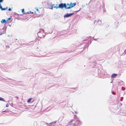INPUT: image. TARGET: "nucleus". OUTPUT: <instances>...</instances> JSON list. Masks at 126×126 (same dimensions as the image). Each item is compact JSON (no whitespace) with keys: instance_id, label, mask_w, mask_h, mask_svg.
<instances>
[{"instance_id":"4","label":"nucleus","mask_w":126,"mask_h":126,"mask_svg":"<svg viewBox=\"0 0 126 126\" xmlns=\"http://www.w3.org/2000/svg\"><path fill=\"white\" fill-rule=\"evenodd\" d=\"M74 14V13H67L66 14L64 15V18H67L71 16L72 15Z\"/></svg>"},{"instance_id":"23","label":"nucleus","mask_w":126,"mask_h":126,"mask_svg":"<svg viewBox=\"0 0 126 126\" xmlns=\"http://www.w3.org/2000/svg\"><path fill=\"white\" fill-rule=\"evenodd\" d=\"M80 9H81V8H80V9H79V10H78V11H76V12H79V11H80Z\"/></svg>"},{"instance_id":"3","label":"nucleus","mask_w":126,"mask_h":126,"mask_svg":"<svg viewBox=\"0 0 126 126\" xmlns=\"http://www.w3.org/2000/svg\"><path fill=\"white\" fill-rule=\"evenodd\" d=\"M67 5L68 6H69L67 7V9H69L75 6L76 5V4L75 2L72 3L71 2L70 3V4L67 3Z\"/></svg>"},{"instance_id":"17","label":"nucleus","mask_w":126,"mask_h":126,"mask_svg":"<svg viewBox=\"0 0 126 126\" xmlns=\"http://www.w3.org/2000/svg\"><path fill=\"white\" fill-rule=\"evenodd\" d=\"M4 0H0V3H2Z\"/></svg>"},{"instance_id":"8","label":"nucleus","mask_w":126,"mask_h":126,"mask_svg":"<svg viewBox=\"0 0 126 126\" xmlns=\"http://www.w3.org/2000/svg\"><path fill=\"white\" fill-rule=\"evenodd\" d=\"M42 32H44V30H43L42 29H41L39 31V32H38V33H37V35H38V34L40 33H42ZM38 36L39 37H40V36H39L38 35Z\"/></svg>"},{"instance_id":"29","label":"nucleus","mask_w":126,"mask_h":126,"mask_svg":"<svg viewBox=\"0 0 126 126\" xmlns=\"http://www.w3.org/2000/svg\"><path fill=\"white\" fill-rule=\"evenodd\" d=\"M5 111H2V112H4Z\"/></svg>"},{"instance_id":"22","label":"nucleus","mask_w":126,"mask_h":126,"mask_svg":"<svg viewBox=\"0 0 126 126\" xmlns=\"http://www.w3.org/2000/svg\"><path fill=\"white\" fill-rule=\"evenodd\" d=\"M57 122V121H54V122H52V123H54V124H55L56 123V122Z\"/></svg>"},{"instance_id":"25","label":"nucleus","mask_w":126,"mask_h":126,"mask_svg":"<svg viewBox=\"0 0 126 126\" xmlns=\"http://www.w3.org/2000/svg\"><path fill=\"white\" fill-rule=\"evenodd\" d=\"M124 52H125V53H126V49L125 50Z\"/></svg>"},{"instance_id":"11","label":"nucleus","mask_w":126,"mask_h":126,"mask_svg":"<svg viewBox=\"0 0 126 126\" xmlns=\"http://www.w3.org/2000/svg\"><path fill=\"white\" fill-rule=\"evenodd\" d=\"M101 20H98V21L97 22V23H98L99 25V24H101Z\"/></svg>"},{"instance_id":"32","label":"nucleus","mask_w":126,"mask_h":126,"mask_svg":"<svg viewBox=\"0 0 126 126\" xmlns=\"http://www.w3.org/2000/svg\"><path fill=\"white\" fill-rule=\"evenodd\" d=\"M56 6H57L58 5V4H56Z\"/></svg>"},{"instance_id":"1","label":"nucleus","mask_w":126,"mask_h":126,"mask_svg":"<svg viewBox=\"0 0 126 126\" xmlns=\"http://www.w3.org/2000/svg\"><path fill=\"white\" fill-rule=\"evenodd\" d=\"M54 4H52V3L50 4V5L51 7V9H52L53 7L55 8L56 9H57L58 8H61L63 9V8H64L66 9H67V7L66 6V4L65 3H61L58 5V6H54Z\"/></svg>"},{"instance_id":"28","label":"nucleus","mask_w":126,"mask_h":126,"mask_svg":"<svg viewBox=\"0 0 126 126\" xmlns=\"http://www.w3.org/2000/svg\"><path fill=\"white\" fill-rule=\"evenodd\" d=\"M66 6H67V7H68V6H68V5H67V3L66 4Z\"/></svg>"},{"instance_id":"14","label":"nucleus","mask_w":126,"mask_h":126,"mask_svg":"<svg viewBox=\"0 0 126 126\" xmlns=\"http://www.w3.org/2000/svg\"><path fill=\"white\" fill-rule=\"evenodd\" d=\"M24 9H22V12L24 14L25 13V11H24Z\"/></svg>"},{"instance_id":"7","label":"nucleus","mask_w":126,"mask_h":126,"mask_svg":"<svg viewBox=\"0 0 126 126\" xmlns=\"http://www.w3.org/2000/svg\"><path fill=\"white\" fill-rule=\"evenodd\" d=\"M117 75V74H116L114 73L112 74L111 76V78H115Z\"/></svg>"},{"instance_id":"26","label":"nucleus","mask_w":126,"mask_h":126,"mask_svg":"<svg viewBox=\"0 0 126 126\" xmlns=\"http://www.w3.org/2000/svg\"><path fill=\"white\" fill-rule=\"evenodd\" d=\"M36 10L37 11H38V9H36Z\"/></svg>"},{"instance_id":"16","label":"nucleus","mask_w":126,"mask_h":126,"mask_svg":"<svg viewBox=\"0 0 126 126\" xmlns=\"http://www.w3.org/2000/svg\"><path fill=\"white\" fill-rule=\"evenodd\" d=\"M112 93L113 94H115V93L113 91H112Z\"/></svg>"},{"instance_id":"6","label":"nucleus","mask_w":126,"mask_h":126,"mask_svg":"<svg viewBox=\"0 0 126 126\" xmlns=\"http://www.w3.org/2000/svg\"><path fill=\"white\" fill-rule=\"evenodd\" d=\"M7 7L5 8H3L1 3H0V9L2 11L5 10H7Z\"/></svg>"},{"instance_id":"10","label":"nucleus","mask_w":126,"mask_h":126,"mask_svg":"<svg viewBox=\"0 0 126 126\" xmlns=\"http://www.w3.org/2000/svg\"><path fill=\"white\" fill-rule=\"evenodd\" d=\"M32 99V98H30L27 101V102L28 103H30V101H31Z\"/></svg>"},{"instance_id":"12","label":"nucleus","mask_w":126,"mask_h":126,"mask_svg":"<svg viewBox=\"0 0 126 126\" xmlns=\"http://www.w3.org/2000/svg\"><path fill=\"white\" fill-rule=\"evenodd\" d=\"M0 101H5L4 100L3 98H1V97H0Z\"/></svg>"},{"instance_id":"15","label":"nucleus","mask_w":126,"mask_h":126,"mask_svg":"<svg viewBox=\"0 0 126 126\" xmlns=\"http://www.w3.org/2000/svg\"><path fill=\"white\" fill-rule=\"evenodd\" d=\"M11 19V18L10 17L8 18V19H7L6 21L10 20Z\"/></svg>"},{"instance_id":"2","label":"nucleus","mask_w":126,"mask_h":126,"mask_svg":"<svg viewBox=\"0 0 126 126\" xmlns=\"http://www.w3.org/2000/svg\"><path fill=\"white\" fill-rule=\"evenodd\" d=\"M80 121L79 120H78L76 121V122L73 120H71L69 125L68 126H77L78 124L79 123H80Z\"/></svg>"},{"instance_id":"24","label":"nucleus","mask_w":126,"mask_h":126,"mask_svg":"<svg viewBox=\"0 0 126 126\" xmlns=\"http://www.w3.org/2000/svg\"><path fill=\"white\" fill-rule=\"evenodd\" d=\"M96 21V20H95L94 21V24H95V23Z\"/></svg>"},{"instance_id":"31","label":"nucleus","mask_w":126,"mask_h":126,"mask_svg":"<svg viewBox=\"0 0 126 126\" xmlns=\"http://www.w3.org/2000/svg\"><path fill=\"white\" fill-rule=\"evenodd\" d=\"M16 98H18V97L17 96H16Z\"/></svg>"},{"instance_id":"18","label":"nucleus","mask_w":126,"mask_h":126,"mask_svg":"<svg viewBox=\"0 0 126 126\" xmlns=\"http://www.w3.org/2000/svg\"><path fill=\"white\" fill-rule=\"evenodd\" d=\"M8 10L9 11H10L11 10V9L10 8H9L8 9Z\"/></svg>"},{"instance_id":"9","label":"nucleus","mask_w":126,"mask_h":126,"mask_svg":"<svg viewBox=\"0 0 126 126\" xmlns=\"http://www.w3.org/2000/svg\"><path fill=\"white\" fill-rule=\"evenodd\" d=\"M6 22V21L5 19H3L1 21V22L2 23H5Z\"/></svg>"},{"instance_id":"27","label":"nucleus","mask_w":126,"mask_h":126,"mask_svg":"<svg viewBox=\"0 0 126 126\" xmlns=\"http://www.w3.org/2000/svg\"><path fill=\"white\" fill-rule=\"evenodd\" d=\"M51 123H50V124H51ZM48 126H51L50 125H49Z\"/></svg>"},{"instance_id":"30","label":"nucleus","mask_w":126,"mask_h":126,"mask_svg":"<svg viewBox=\"0 0 126 126\" xmlns=\"http://www.w3.org/2000/svg\"><path fill=\"white\" fill-rule=\"evenodd\" d=\"M34 124H36V122H34Z\"/></svg>"},{"instance_id":"19","label":"nucleus","mask_w":126,"mask_h":126,"mask_svg":"<svg viewBox=\"0 0 126 126\" xmlns=\"http://www.w3.org/2000/svg\"><path fill=\"white\" fill-rule=\"evenodd\" d=\"M122 90H125V88H124L122 87Z\"/></svg>"},{"instance_id":"13","label":"nucleus","mask_w":126,"mask_h":126,"mask_svg":"<svg viewBox=\"0 0 126 126\" xmlns=\"http://www.w3.org/2000/svg\"><path fill=\"white\" fill-rule=\"evenodd\" d=\"M5 33V32L4 31L3 32H1L0 33V35H1L3 34L4 33Z\"/></svg>"},{"instance_id":"5","label":"nucleus","mask_w":126,"mask_h":126,"mask_svg":"<svg viewBox=\"0 0 126 126\" xmlns=\"http://www.w3.org/2000/svg\"><path fill=\"white\" fill-rule=\"evenodd\" d=\"M121 113L122 115L125 116L126 115V109L125 110H122Z\"/></svg>"},{"instance_id":"20","label":"nucleus","mask_w":126,"mask_h":126,"mask_svg":"<svg viewBox=\"0 0 126 126\" xmlns=\"http://www.w3.org/2000/svg\"><path fill=\"white\" fill-rule=\"evenodd\" d=\"M29 13H31V11H30L28 12H27V14H29Z\"/></svg>"},{"instance_id":"21","label":"nucleus","mask_w":126,"mask_h":126,"mask_svg":"<svg viewBox=\"0 0 126 126\" xmlns=\"http://www.w3.org/2000/svg\"><path fill=\"white\" fill-rule=\"evenodd\" d=\"M9 106L8 105V104H6V107H9Z\"/></svg>"}]
</instances>
